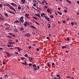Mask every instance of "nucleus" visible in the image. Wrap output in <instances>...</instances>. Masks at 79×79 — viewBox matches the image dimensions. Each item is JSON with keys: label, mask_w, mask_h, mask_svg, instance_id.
Listing matches in <instances>:
<instances>
[{"label": "nucleus", "mask_w": 79, "mask_h": 79, "mask_svg": "<svg viewBox=\"0 0 79 79\" xmlns=\"http://www.w3.org/2000/svg\"><path fill=\"white\" fill-rule=\"evenodd\" d=\"M47 11L48 13H50L51 14H52V10L49 8H48L47 10Z\"/></svg>", "instance_id": "f257e3e1"}, {"label": "nucleus", "mask_w": 79, "mask_h": 79, "mask_svg": "<svg viewBox=\"0 0 79 79\" xmlns=\"http://www.w3.org/2000/svg\"><path fill=\"white\" fill-rule=\"evenodd\" d=\"M24 35L25 37H30L31 36V35H30V34H29V33H27V34Z\"/></svg>", "instance_id": "f03ea898"}, {"label": "nucleus", "mask_w": 79, "mask_h": 79, "mask_svg": "<svg viewBox=\"0 0 79 79\" xmlns=\"http://www.w3.org/2000/svg\"><path fill=\"white\" fill-rule=\"evenodd\" d=\"M9 8L10 9V10H14L16 12V10H15V9L14 8H13V7H12V6H10Z\"/></svg>", "instance_id": "7ed1b4c3"}, {"label": "nucleus", "mask_w": 79, "mask_h": 79, "mask_svg": "<svg viewBox=\"0 0 79 79\" xmlns=\"http://www.w3.org/2000/svg\"><path fill=\"white\" fill-rule=\"evenodd\" d=\"M44 17L45 18H46V20H48V21H50V18H49L48 17H47L45 16H44Z\"/></svg>", "instance_id": "20e7f679"}, {"label": "nucleus", "mask_w": 79, "mask_h": 79, "mask_svg": "<svg viewBox=\"0 0 79 79\" xmlns=\"http://www.w3.org/2000/svg\"><path fill=\"white\" fill-rule=\"evenodd\" d=\"M40 13H39L38 14H35V16H38V17H39L40 18Z\"/></svg>", "instance_id": "39448f33"}, {"label": "nucleus", "mask_w": 79, "mask_h": 79, "mask_svg": "<svg viewBox=\"0 0 79 79\" xmlns=\"http://www.w3.org/2000/svg\"><path fill=\"white\" fill-rule=\"evenodd\" d=\"M21 2H22L23 4H24V3H25V0H21Z\"/></svg>", "instance_id": "423d86ee"}, {"label": "nucleus", "mask_w": 79, "mask_h": 79, "mask_svg": "<svg viewBox=\"0 0 79 79\" xmlns=\"http://www.w3.org/2000/svg\"><path fill=\"white\" fill-rule=\"evenodd\" d=\"M11 5H13V6H15V7L16 6V4H15V3H11Z\"/></svg>", "instance_id": "0eeeda50"}, {"label": "nucleus", "mask_w": 79, "mask_h": 79, "mask_svg": "<svg viewBox=\"0 0 79 79\" xmlns=\"http://www.w3.org/2000/svg\"><path fill=\"white\" fill-rule=\"evenodd\" d=\"M42 4L44 5V3H47V2L45 0H44L42 1Z\"/></svg>", "instance_id": "6e6552de"}, {"label": "nucleus", "mask_w": 79, "mask_h": 79, "mask_svg": "<svg viewBox=\"0 0 79 79\" xmlns=\"http://www.w3.org/2000/svg\"><path fill=\"white\" fill-rule=\"evenodd\" d=\"M45 14L44 13H42L41 14V16L42 17H44V15H45Z\"/></svg>", "instance_id": "1a4fd4ad"}, {"label": "nucleus", "mask_w": 79, "mask_h": 79, "mask_svg": "<svg viewBox=\"0 0 79 79\" xmlns=\"http://www.w3.org/2000/svg\"><path fill=\"white\" fill-rule=\"evenodd\" d=\"M10 55H11V54H10V53H9L8 52H7V56L8 57L10 56Z\"/></svg>", "instance_id": "9d476101"}, {"label": "nucleus", "mask_w": 79, "mask_h": 79, "mask_svg": "<svg viewBox=\"0 0 79 79\" xmlns=\"http://www.w3.org/2000/svg\"><path fill=\"white\" fill-rule=\"evenodd\" d=\"M46 64L48 66V67H50V66H51V65H50V63H49V62H48Z\"/></svg>", "instance_id": "9b49d317"}, {"label": "nucleus", "mask_w": 79, "mask_h": 79, "mask_svg": "<svg viewBox=\"0 0 79 79\" xmlns=\"http://www.w3.org/2000/svg\"><path fill=\"white\" fill-rule=\"evenodd\" d=\"M4 5H5V6H7L8 7H10V5L9 4H4Z\"/></svg>", "instance_id": "f8f14e48"}, {"label": "nucleus", "mask_w": 79, "mask_h": 79, "mask_svg": "<svg viewBox=\"0 0 79 79\" xmlns=\"http://www.w3.org/2000/svg\"><path fill=\"white\" fill-rule=\"evenodd\" d=\"M8 44H15V42H9Z\"/></svg>", "instance_id": "ddd939ff"}, {"label": "nucleus", "mask_w": 79, "mask_h": 79, "mask_svg": "<svg viewBox=\"0 0 79 79\" xmlns=\"http://www.w3.org/2000/svg\"><path fill=\"white\" fill-rule=\"evenodd\" d=\"M9 12L11 14H13V15H15V13L11 11H9Z\"/></svg>", "instance_id": "4468645a"}, {"label": "nucleus", "mask_w": 79, "mask_h": 79, "mask_svg": "<svg viewBox=\"0 0 79 79\" xmlns=\"http://www.w3.org/2000/svg\"><path fill=\"white\" fill-rule=\"evenodd\" d=\"M20 30L21 31H24V28H23V27H21L20 29Z\"/></svg>", "instance_id": "2eb2a0df"}, {"label": "nucleus", "mask_w": 79, "mask_h": 79, "mask_svg": "<svg viewBox=\"0 0 79 79\" xmlns=\"http://www.w3.org/2000/svg\"><path fill=\"white\" fill-rule=\"evenodd\" d=\"M19 20L22 23H24V20L23 19H19Z\"/></svg>", "instance_id": "dca6fc26"}, {"label": "nucleus", "mask_w": 79, "mask_h": 79, "mask_svg": "<svg viewBox=\"0 0 79 79\" xmlns=\"http://www.w3.org/2000/svg\"><path fill=\"white\" fill-rule=\"evenodd\" d=\"M66 1L68 2V3H69L70 4H71V2L70 1H69V0H66Z\"/></svg>", "instance_id": "f3484780"}, {"label": "nucleus", "mask_w": 79, "mask_h": 79, "mask_svg": "<svg viewBox=\"0 0 79 79\" xmlns=\"http://www.w3.org/2000/svg\"><path fill=\"white\" fill-rule=\"evenodd\" d=\"M51 27V25H50V24H49L48 25V28H50Z\"/></svg>", "instance_id": "a211bd4d"}, {"label": "nucleus", "mask_w": 79, "mask_h": 79, "mask_svg": "<svg viewBox=\"0 0 79 79\" xmlns=\"http://www.w3.org/2000/svg\"><path fill=\"white\" fill-rule=\"evenodd\" d=\"M62 49L65 48H66V46H63L62 47Z\"/></svg>", "instance_id": "6ab92c4d"}, {"label": "nucleus", "mask_w": 79, "mask_h": 79, "mask_svg": "<svg viewBox=\"0 0 79 79\" xmlns=\"http://www.w3.org/2000/svg\"><path fill=\"white\" fill-rule=\"evenodd\" d=\"M14 31H15V32H17L18 31V29H15L14 30Z\"/></svg>", "instance_id": "aec40b11"}, {"label": "nucleus", "mask_w": 79, "mask_h": 79, "mask_svg": "<svg viewBox=\"0 0 79 79\" xmlns=\"http://www.w3.org/2000/svg\"><path fill=\"white\" fill-rule=\"evenodd\" d=\"M31 27L32 28H34V29H35V27L34 26H33L32 25H31Z\"/></svg>", "instance_id": "412c9836"}, {"label": "nucleus", "mask_w": 79, "mask_h": 79, "mask_svg": "<svg viewBox=\"0 0 79 79\" xmlns=\"http://www.w3.org/2000/svg\"><path fill=\"white\" fill-rule=\"evenodd\" d=\"M4 15L6 16V17H7V16H8V14H7V13H5L4 14Z\"/></svg>", "instance_id": "4be33fe9"}, {"label": "nucleus", "mask_w": 79, "mask_h": 79, "mask_svg": "<svg viewBox=\"0 0 79 79\" xmlns=\"http://www.w3.org/2000/svg\"><path fill=\"white\" fill-rule=\"evenodd\" d=\"M25 16L26 17V16H29V14H25Z\"/></svg>", "instance_id": "5701e85b"}, {"label": "nucleus", "mask_w": 79, "mask_h": 79, "mask_svg": "<svg viewBox=\"0 0 79 79\" xmlns=\"http://www.w3.org/2000/svg\"><path fill=\"white\" fill-rule=\"evenodd\" d=\"M33 67H35V68H36L37 66L36 65V64H34L33 65Z\"/></svg>", "instance_id": "b1692460"}, {"label": "nucleus", "mask_w": 79, "mask_h": 79, "mask_svg": "<svg viewBox=\"0 0 79 79\" xmlns=\"http://www.w3.org/2000/svg\"><path fill=\"white\" fill-rule=\"evenodd\" d=\"M34 22H35V23H36V24H37V25H39V24L38 23L36 22V21H35V20H34Z\"/></svg>", "instance_id": "393cba45"}, {"label": "nucleus", "mask_w": 79, "mask_h": 79, "mask_svg": "<svg viewBox=\"0 0 79 79\" xmlns=\"http://www.w3.org/2000/svg\"><path fill=\"white\" fill-rule=\"evenodd\" d=\"M27 23H25L24 24V26H25V27H26V26H27Z\"/></svg>", "instance_id": "a878e982"}, {"label": "nucleus", "mask_w": 79, "mask_h": 79, "mask_svg": "<svg viewBox=\"0 0 79 79\" xmlns=\"http://www.w3.org/2000/svg\"><path fill=\"white\" fill-rule=\"evenodd\" d=\"M19 20H17V21H15V22H14V23H19Z\"/></svg>", "instance_id": "bb28decb"}, {"label": "nucleus", "mask_w": 79, "mask_h": 79, "mask_svg": "<svg viewBox=\"0 0 79 79\" xmlns=\"http://www.w3.org/2000/svg\"><path fill=\"white\" fill-rule=\"evenodd\" d=\"M21 59L22 60H24V59H25V58L22 57L21 58Z\"/></svg>", "instance_id": "cd10ccee"}, {"label": "nucleus", "mask_w": 79, "mask_h": 79, "mask_svg": "<svg viewBox=\"0 0 79 79\" xmlns=\"http://www.w3.org/2000/svg\"><path fill=\"white\" fill-rule=\"evenodd\" d=\"M9 35H12L13 34L11 33H9Z\"/></svg>", "instance_id": "c85d7f7f"}, {"label": "nucleus", "mask_w": 79, "mask_h": 79, "mask_svg": "<svg viewBox=\"0 0 79 79\" xmlns=\"http://www.w3.org/2000/svg\"><path fill=\"white\" fill-rule=\"evenodd\" d=\"M18 8L19 9V10H21V6H19L18 7Z\"/></svg>", "instance_id": "c756f323"}, {"label": "nucleus", "mask_w": 79, "mask_h": 79, "mask_svg": "<svg viewBox=\"0 0 79 79\" xmlns=\"http://www.w3.org/2000/svg\"><path fill=\"white\" fill-rule=\"evenodd\" d=\"M25 23H26L28 25H29V23H28V22H27V21H25Z\"/></svg>", "instance_id": "7c9ffc66"}, {"label": "nucleus", "mask_w": 79, "mask_h": 79, "mask_svg": "<svg viewBox=\"0 0 79 79\" xmlns=\"http://www.w3.org/2000/svg\"><path fill=\"white\" fill-rule=\"evenodd\" d=\"M50 17L51 18H53V15H51L50 16Z\"/></svg>", "instance_id": "2f4dec72"}, {"label": "nucleus", "mask_w": 79, "mask_h": 79, "mask_svg": "<svg viewBox=\"0 0 79 79\" xmlns=\"http://www.w3.org/2000/svg\"><path fill=\"white\" fill-rule=\"evenodd\" d=\"M1 19V20H2V21H4V20H5V19L4 18H2Z\"/></svg>", "instance_id": "473e14b6"}, {"label": "nucleus", "mask_w": 79, "mask_h": 79, "mask_svg": "<svg viewBox=\"0 0 79 79\" xmlns=\"http://www.w3.org/2000/svg\"><path fill=\"white\" fill-rule=\"evenodd\" d=\"M26 18H28L29 19H30V17H29L28 16H26Z\"/></svg>", "instance_id": "72a5a7b5"}, {"label": "nucleus", "mask_w": 79, "mask_h": 79, "mask_svg": "<svg viewBox=\"0 0 79 79\" xmlns=\"http://www.w3.org/2000/svg\"><path fill=\"white\" fill-rule=\"evenodd\" d=\"M18 50H19V51H21V50H22V49H21L19 48H18Z\"/></svg>", "instance_id": "f704fd0d"}, {"label": "nucleus", "mask_w": 79, "mask_h": 79, "mask_svg": "<svg viewBox=\"0 0 79 79\" xmlns=\"http://www.w3.org/2000/svg\"><path fill=\"white\" fill-rule=\"evenodd\" d=\"M64 12H65V13H67V10H64Z\"/></svg>", "instance_id": "c9c22d12"}, {"label": "nucleus", "mask_w": 79, "mask_h": 79, "mask_svg": "<svg viewBox=\"0 0 79 79\" xmlns=\"http://www.w3.org/2000/svg\"><path fill=\"white\" fill-rule=\"evenodd\" d=\"M71 24H72V26H74V23H73V22H71Z\"/></svg>", "instance_id": "e433bc0d"}, {"label": "nucleus", "mask_w": 79, "mask_h": 79, "mask_svg": "<svg viewBox=\"0 0 79 79\" xmlns=\"http://www.w3.org/2000/svg\"><path fill=\"white\" fill-rule=\"evenodd\" d=\"M33 69H34V70H36L37 69V68H34Z\"/></svg>", "instance_id": "4c0bfd02"}, {"label": "nucleus", "mask_w": 79, "mask_h": 79, "mask_svg": "<svg viewBox=\"0 0 79 79\" xmlns=\"http://www.w3.org/2000/svg\"><path fill=\"white\" fill-rule=\"evenodd\" d=\"M25 56H26V57H27L28 56L27 55V54H25Z\"/></svg>", "instance_id": "58836bf2"}, {"label": "nucleus", "mask_w": 79, "mask_h": 79, "mask_svg": "<svg viewBox=\"0 0 79 79\" xmlns=\"http://www.w3.org/2000/svg\"><path fill=\"white\" fill-rule=\"evenodd\" d=\"M67 41H69V37L67 38Z\"/></svg>", "instance_id": "ea45409f"}, {"label": "nucleus", "mask_w": 79, "mask_h": 79, "mask_svg": "<svg viewBox=\"0 0 79 79\" xmlns=\"http://www.w3.org/2000/svg\"><path fill=\"white\" fill-rule=\"evenodd\" d=\"M33 18H34V19H37V18L35 17H33Z\"/></svg>", "instance_id": "a19ab883"}, {"label": "nucleus", "mask_w": 79, "mask_h": 79, "mask_svg": "<svg viewBox=\"0 0 79 79\" xmlns=\"http://www.w3.org/2000/svg\"><path fill=\"white\" fill-rule=\"evenodd\" d=\"M56 77H59V78L60 77V75H57Z\"/></svg>", "instance_id": "79ce46f5"}, {"label": "nucleus", "mask_w": 79, "mask_h": 79, "mask_svg": "<svg viewBox=\"0 0 79 79\" xmlns=\"http://www.w3.org/2000/svg\"><path fill=\"white\" fill-rule=\"evenodd\" d=\"M38 2H39L41 4V5H42V3L41 2H40V1H38Z\"/></svg>", "instance_id": "37998d69"}, {"label": "nucleus", "mask_w": 79, "mask_h": 79, "mask_svg": "<svg viewBox=\"0 0 79 79\" xmlns=\"http://www.w3.org/2000/svg\"><path fill=\"white\" fill-rule=\"evenodd\" d=\"M47 39H48V40H50V38L49 37H46Z\"/></svg>", "instance_id": "c03bdc74"}, {"label": "nucleus", "mask_w": 79, "mask_h": 79, "mask_svg": "<svg viewBox=\"0 0 79 79\" xmlns=\"http://www.w3.org/2000/svg\"><path fill=\"white\" fill-rule=\"evenodd\" d=\"M23 19V16L21 17V18L19 19Z\"/></svg>", "instance_id": "a18cd8bd"}, {"label": "nucleus", "mask_w": 79, "mask_h": 79, "mask_svg": "<svg viewBox=\"0 0 79 79\" xmlns=\"http://www.w3.org/2000/svg\"><path fill=\"white\" fill-rule=\"evenodd\" d=\"M31 65H32V64L31 63L29 64V66H31Z\"/></svg>", "instance_id": "49530a36"}, {"label": "nucleus", "mask_w": 79, "mask_h": 79, "mask_svg": "<svg viewBox=\"0 0 79 79\" xmlns=\"http://www.w3.org/2000/svg\"><path fill=\"white\" fill-rule=\"evenodd\" d=\"M23 33H24L25 34H26V31H23Z\"/></svg>", "instance_id": "de8ad7c7"}, {"label": "nucleus", "mask_w": 79, "mask_h": 79, "mask_svg": "<svg viewBox=\"0 0 79 79\" xmlns=\"http://www.w3.org/2000/svg\"><path fill=\"white\" fill-rule=\"evenodd\" d=\"M36 6V4H34L33 5V6Z\"/></svg>", "instance_id": "09e8293b"}, {"label": "nucleus", "mask_w": 79, "mask_h": 79, "mask_svg": "<svg viewBox=\"0 0 79 79\" xmlns=\"http://www.w3.org/2000/svg\"><path fill=\"white\" fill-rule=\"evenodd\" d=\"M32 48V47L31 46H30L28 47V48H29V49H30V48Z\"/></svg>", "instance_id": "8fccbe9b"}, {"label": "nucleus", "mask_w": 79, "mask_h": 79, "mask_svg": "<svg viewBox=\"0 0 79 79\" xmlns=\"http://www.w3.org/2000/svg\"><path fill=\"white\" fill-rule=\"evenodd\" d=\"M24 62H25V64H27V62H26L25 60H24Z\"/></svg>", "instance_id": "3c124183"}, {"label": "nucleus", "mask_w": 79, "mask_h": 79, "mask_svg": "<svg viewBox=\"0 0 79 79\" xmlns=\"http://www.w3.org/2000/svg\"><path fill=\"white\" fill-rule=\"evenodd\" d=\"M44 8H46V9H47V6H44Z\"/></svg>", "instance_id": "603ef678"}, {"label": "nucleus", "mask_w": 79, "mask_h": 79, "mask_svg": "<svg viewBox=\"0 0 79 79\" xmlns=\"http://www.w3.org/2000/svg\"><path fill=\"white\" fill-rule=\"evenodd\" d=\"M63 15V14H62V13H60L59 14L60 15Z\"/></svg>", "instance_id": "864d4df0"}, {"label": "nucleus", "mask_w": 79, "mask_h": 79, "mask_svg": "<svg viewBox=\"0 0 79 79\" xmlns=\"http://www.w3.org/2000/svg\"><path fill=\"white\" fill-rule=\"evenodd\" d=\"M37 68H38L39 69H40V68H40V67H39V66H37Z\"/></svg>", "instance_id": "5fc2aeb1"}, {"label": "nucleus", "mask_w": 79, "mask_h": 79, "mask_svg": "<svg viewBox=\"0 0 79 79\" xmlns=\"http://www.w3.org/2000/svg\"><path fill=\"white\" fill-rule=\"evenodd\" d=\"M63 23H66V21H63Z\"/></svg>", "instance_id": "6e6d98bb"}, {"label": "nucleus", "mask_w": 79, "mask_h": 79, "mask_svg": "<svg viewBox=\"0 0 79 79\" xmlns=\"http://www.w3.org/2000/svg\"><path fill=\"white\" fill-rule=\"evenodd\" d=\"M10 47H13V45L12 44L10 45Z\"/></svg>", "instance_id": "4d7b16f0"}, {"label": "nucleus", "mask_w": 79, "mask_h": 79, "mask_svg": "<svg viewBox=\"0 0 79 79\" xmlns=\"http://www.w3.org/2000/svg\"><path fill=\"white\" fill-rule=\"evenodd\" d=\"M12 36H13V37H15V35H13L12 34Z\"/></svg>", "instance_id": "13d9d810"}, {"label": "nucleus", "mask_w": 79, "mask_h": 79, "mask_svg": "<svg viewBox=\"0 0 79 79\" xmlns=\"http://www.w3.org/2000/svg\"><path fill=\"white\" fill-rule=\"evenodd\" d=\"M7 37H8L9 38H11V36H8Z\"/></svg>", "instance_id": "bf43d9fd"}, {"label": "nucleus", "mask_w": 79, "mask_h": 79, "mask_svg": "<svg viewBox=\"0 0 79 79\" xmlns=\"http://www.w3.org/2000/svg\"><path fill=\"white\" fill-rule=\"evenodd\" d=\"M58 24H60L61 23V22H60L58 21Z\"/></svg>", "instance_id": "052dcab7"}, {"label": "nucleus", "mask_w": 79, "mask_h": 79, "mask_svg": "<svg viewBox=\"0 0 79 79\" xmlns=\"http://www.w3.org/2000/svg\"><path fill=\"white\" fill-rule=\"evenodd\" d=\"M6 30H8V31L9 30V27H7L6 29Z\"/></svg>", "instance_id": "680f3d73"}, {"label": "nucleus", "mask_w": 79, "mask_h": 79, "mask_svg": "<svg viewBox=\"0 0 79 79\" xmlns=\"http://www.w3.org/2000/svg\"><path fill=\"white\" fill-rule=\"evenodd\" d=\"M16 42H18V40H16Z\"/></svg>", "instance_id": "e2e57ef3"}, {"label": "nucleus", "mask_w": 79, "mask_h": 79, "mask_svg": "<svg viewBox=\"0 0 79 79\" xmlns=\"http://www.w3.org/2000/svg\"><path fill=\"white\" fill-rule=\"evenodd\" d=\"M30 60H32L33 59V58H32V57H30Z\"/></svg>", "instance_id": "0e129e2a"}, {"label": "nucleus", "mask_w": 79, "mask_h": 79, "mask_svg": "<svg viewBox=\"0 0 79 79\" xmlns=\"http://www.w3.org/2000/svg\"><path fill=\"white\" fill-rule=\"evenodd\" d=\"M36 50H37V51H39V49L38 48H37Z\"/></svg>", "instance_id": "69168bd1"}, {"label": "nucleus", "mask_w": 79, "mask_h": 79, "mask_svg": "<svg viewBox=\"0 0 79 79\" xmlns=\"http://www.w3.org/2000/svg\"><path fill=\"white\" fill-rule=\"evenodd\" d=\"M2 6V5L0 4V7H1Z\"/></svg>", "instance_id": "338daca9"}, {"label": "nucleus", "mask_w": 79, "mask_h": 79, "mask_svg": "<svg viewBox=\"0 0 79 79\" xmlns=\"http://www.w3.org/2000/svg\"><path fill=\"white\" fill-rule=\"evenodd\" d=\"M77 3H78V4H79V1H77Z\"/></svg>", "instance_id": "774afa93"}]
</instances>
